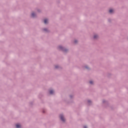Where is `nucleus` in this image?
Wrapping results in <instances>:
<instances>
[{
  "instance_id": "obj_3",
  "label": "nucleus",
  "mask_w": 128,
  "mask_h": 128,
  "mask_svg": "<svg viewBox=\"0 0 128 128\" xmlns=\"http://www.w3.org/2000/svg\"><path fill=\"white\" fill-rule=\"evenodd\" d=\"M48 19H45L44 20V23L45 24H48Z\"/></svg>"
},
{
  "instance_id": "obj_12",
  "label": "nucleus",
  "mask_w": 128,
  "mask_h": 128,
  "mask_svg": "<svg viewBox=\"0 0 128 128\" xmlns=\"http://www.w3.org/2000/svg\"><path fill=\"white\" fill-rule=\"evenodd\" d=\"M88 102H90V100H88Z\"/></svg>"
},
{
  "instance_id": "obj_14",
  "label": "nucleus",
  "mask_w": 128,
  "mask_h": 128,
  "mask_svg": "<svg viewBox=\"0 0 128 128\" xmlns=\"http://www.w3.org/2000/svg\"><path fill=\"white\" fill-rule=\"evenodd\" d=\"M56 68H58V67L56 66Z\"/></svg>"
},
{
  "instance_id": "obj_7",
  "label": "nucleus",
  "mask_w": 128,
  "mask_h": 128,
  "mask_svg": "<svg viewBox=\"0 0 128 128\" xmlns=\"http://www.w3.org/2000/svg\"><path fill=\"white\" fill-rule=\"evenodd\" d=\"M98 35H94V38H98Z\"/></svg>"
},
{
  "instance_id": "obj_9",
  "label": "nucleus",
  "mask_w": 128,
  "mask_h": 128,
  "mask_svg": "<svg viewBox=\"0 0 128 128\" xmlns=\"http://www.w3.org/2000/svg\"><path fill=\"white\" fill-rule=\"evenodd\" d=\"M90 84H94V82L92 81H90Z\"/></svg>"
},
{
  "instance_id": "obj_11",
  "label": "nucleus",
  "mask_w": 128,
  "mask_h": 128,
  "mask_svg": "<svg viewBox=\"0 0 128 128\" xmlns=\"http://www.w3.org/2000/svg\"><path fill=\"white\" fill-rule=\"evenodd\" d=\"M44 30L45 32H46V31L48 30H47V29H44Z\"/></svg>"
},
{
  "instance_id": "obj_6",
  "label": "nucleus",
  "mask_w": 128,
  "mask_h": 128,
  "mask_svg": "<svg viewBox=\"0 0 128 128\" xmlns=\"http://www.w3.org/2000/svg\"><path fill=\"white\" fill-rule=\"evenodd\" d=\"M114 12V10L112 9H110L109 10V12H110V14H112Z\"/></svg>"
},
{
  "instance_id": "obj_4",
  "label": "nucleus",
  "mask_w": 128,
  "mask_h": 128,
  "mask_svg": "<svg viewBox=\"0 0 128 128\" xmlns=\"http://www.w3.org/2000/svg\"><path fill=\"white\" fill-rule=\"evenodd\" d=\"M54 90H50V94H54Z\"/></svg>"
},
{
  "instance_id": "obj_8",
  "label": "nucleus",
  "mask_w": 128,
  "mask_h": 128,
  "mask_svg": "<svg viewBox=\"0 0 128 128\" xmlns=\"http://www.w3.org/2000/svg\"><path fill=\"white\" fill-rule=\"evenodd\" d=\"M58 48H60V50H62V46H59Z\"/></svg>"
},
{
  "instance_id": "obj_13",
  "label": "nucleus",
  "mask_w": 128,
  "mask_h": 128,
  "mask_svg": "<svg viewBox=\"0 0 128 128\" xmlns=\"http://www.w3.org/2000/svg\"><path fill=\"white\" fill-rule=\"evenodd\" d=\"M84 128H86V126H84Z\"/></svg>"
},
{
  "instance_id": "obj_5",
  "label": "nucleus",
  "mask_w": 128,
  "mask_h": 128,
  "mask_svg": "<svg viewBox=\"0 0 128 128\" xmlns=\"http://www.w3.org/2000/svg\"><path fill=\"white\" fill-rule=\"evenodd\" d=\"M32 18H34V16H36V14H34V13H32Z\"/></svg>"
},
{
  "instance_id": "obj_10",
  "label": "nucleus",
  "mask_w": 128,
  "mask_h": 128,
  "mask_svg": "<svg viewBox=\"0 0 128 128\" xmlns=\"http://www.w3.org/2000/svg\"><path fill=\"white\" fill-rule=\"evenodd\" d=\"M74 42H75V44H76V42H78V41L76 40H75Z\"/></svg>"
},
{
  "instance_id": "obj_1",
  "label": "nucleus",
  "mask_w": 128,
  "mask_h": 128,
  "mask_svg": "<svg viewBox=\"0 0 128 128\" xmlns=\"http://www.w3.org/2000/svg\"><path fill=\"white\" fill-rule=\"evenodd\" d=\"M60 118L62 120V122H64L66 120L64 119V116L62 114L60 115Z\"/></svg>"
},
{
  "instance_id": "obj_2",
  "label": "nucleus",
  "mask_w": 128,
  "mask_h": 128,
  "mask_svg": "<svg viewBox=\"0 0 128 128\" xmlns=\"http://www.w3.org/2000/svg\"><path fill=\"white\" fill-rule=\"evenodd\" d=\"M20 126H20V124H16V128H20Z\"/></svg>"
}]
</instances>
